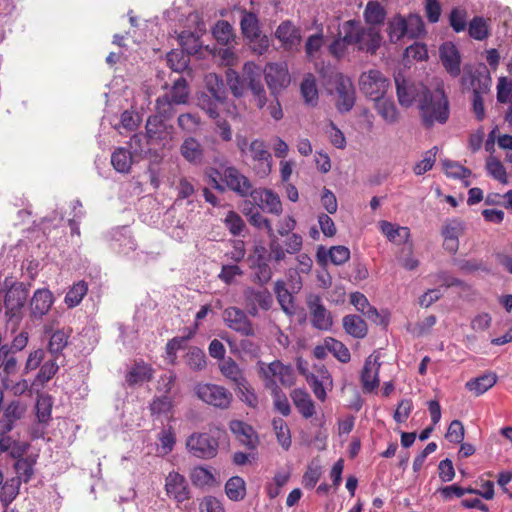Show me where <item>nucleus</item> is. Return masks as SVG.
Returning <instances> with one entry per match:
<instances>
[{
    "mask_svg": "<svg viewBox=\"0 0 512 512\" xmlns=\"http://www.w3.org/2000/svg\"><path fill=\"white\" fill-rule=\"evenodd\" d=\"M395 84L400 105L409 107L415 100H418L423 123L426 127L432 126L435 122H446L448 119V100L443 83L441 85L437 84L433 90H430L421 83H410L398 74L395 76Z\"/></svg>",
    "mask_w": 512,
    "mask_h": 512,
    "instance_id": "nucleus-1",
    "label": "nucleus"
},
{
    "mask_svg": "<svg viewBox=\"0 0 512 512\" xmlns=\"http://www.w3.org/2000/svg\"><path fill=\"white\" fill-rule=\"evenodd\" d=\"M345 22L349 26L346 40L359 51L375 54L383 40L380 30L376 27H364L360 21L354 19Z\"/></svg>",
    "mask_w": 512,
    "mask_h": 512,
    "instance_id": "nucleus-2",
    "label": "nucleus"
},
{
    "mask_svg": "<svg viewBox=\"0 0 512 512\" xmlns=\"http://www.w3.org/2000/svg\"><path fill=\"white\" fill-rule=\"evenodd\" d=\"M195 393L204 403L221 410L228 409L233 400V394L226 387L213 383L197 384Z\"/></svg>",
    "mask_w": 512,
    "mask_h": 512,
    "instance_id": "nucleus-3",
    "label": "nucleus"
},
{
    "mask_svg": "<svg viewBox=\"0 0 512 512\" xmlns=\"http://www.w3.org/2000/svg\"><path fill=\"white\" fill-rule=\"evenodd\" d=\"M260 374L266 382V387L274 388L279 381L283 386L294 384V372L291 365H285L279 360L270 364L260 363Z\"/></svg>",
    "mask_w": 512,
    "mask_h": 512,
    "instance_id": "nucleus-4",
    "label": "nucleus"
},
{
    "mask_svg": "<svg viewBox=\"0 0 512 512\" xmlns=\"http://www.w3.org/2000/svg\"><path fill=\"white\" fill-rule=\"evenodd\" d=\"M247 154L252 161V169L258 177L265 178L271 173L272 155L263 140H252L248 145Z\"/></svg>",
    "mask_w": 512,
    "mask_h": 512,
    "instance_id": "nucleus-5",
    "label": "nucleus"
},
{
    "mask_svg": "<svg viewBox=\"0 0 512 512\" xmlns=\"http://www.w3.org/2000/svg\"><path fill=\"white\" fill-rule=\"evenodd\" d=\"M218 440L208 433L194 432L186 440L188 452L199 459H212L218 453Z\"/></svg>",
    "mask_w": 512,
    "mask_h": 512,
    "instance_id": "nucleus-6",
    "label": "nucleus"
},
{
    "mask_svg": "<svg viewBox=\"0 0 512 512\" xmlns=\"http://www.w3.org/2000/svg\"><path fill=\"white\" fill-rule=\"evenodd\" d=\"M359 86L366 96L376 101L384 97L390 82L379 70H369L361 74Z\"/></svg>",
    "mask_w": 512,
    "mask_h": 512,
    "instance_id": "nucleus-7",
    "label": "nucleus"
},
{
    "mask_svg": "<svg viewBox=\"0 0 512 512\" xmlns=\"http://www.w3.org/2000/svg\"><path fill=\"white\" fill-rule=\"evenodd\" d=\"M300 373L305 376L307 383L311 387L315 397L320 401L326 399V387L332 386V378L324 365L314 366V372H308L299 365Z\"/></svg>",
    "mask_w": 512,
    "mask_h": 512,
    "instance_id": "nucleus-8",
    "label": "nucleus"
},
{
    "mask_svg": "<svg viewBox=\"0 0 512 512\" xmlns=\"http://www.w3.org/2000/svg\"><path fill=\"white\" fill-rule=\"evenodd\" d=\"M217 176H220L225 182L226 186L236 194L246 197L251 193L253 188L250 180L240 172L235 166H226L222 172L213 169Z\"/></svg>",
    "mask_w": 512,
    "mask_h": 512,
    "instance_id": "nucleus-9",
    "label": "nucleus"
},
{
    "mask_svg": "<svg viewBox=\"0 0 512 512\" xmlns=\"http://www.w3.org/2000/svg\"><path fill=\"white\" fill-rule=\"evenodd\" d=\"M248 222L250 225L258 228V229H265L268 237H269V249L271 252V257L275 262H280L285 259V253L282 247V244L280 243L279 239L277 238L271 222L269 219L264 217L261 212L254 211L253 214L250 215L248 218Z\"/></svg>",
    "mask_w": 512,
    "mask_h": 512,
    "instance_id": "nucleus-10",
    "label": "nucleus"
},
{
    "mask_svg": "<svg viewBox=\"0 0 512 512\" xmlns=\"http://www.w3.org/2000/svg\"><path fill=\"white\" fill-rule=\"evenodd\" d=\"M336 108L339 112H349L355 104V88L351 79L343 74L334 76Z\"/></svg>",
    "mask_w": 512,
    "mask_h": 512,
    "instance_id": "nucleus-11",
    "label": "nucleus"
},
{
    "mask_svg": "<svg viewBox=\"0 0 512 512\" xmlns=\"http://www.w3.org/2000/svg\"><path fill=\"white\" fill-rule=\"evenodd\" d=\"M223 320L225 325L245 337L255 335L253 323L246 313L238 307H228L223 311Z\"/></svg>",
    "mask_w": 512,
    "mask_h": 512,
    "instance_id": "nucleus-12",
    "label": "nucleus"
},
{
    "mask_svg": "<svg viewBox=\"0 0 512 512\" xmlns=\"http://www.w3.org/2000/svg\"><path fill=\"white\" fill-rule=\"evenodd\" d=\"M27 412V404L20 399L9 401L3 408L0 417V436L11 432L16 423L24 418Z\"/></svg>",
    "mask_w": 512,
    "mask_h": 512,
    "instance_id": "nucleus-13",
    "label": "nucleus"
},
{
    "mask_svg": "<svg viewBox=\"0 0 512 512\" xmlns=\"http://www.w3.org/2000/svg\"><path fill=\"white\" fill-rule=\"evenodd\" d=\"M264 76L272 95H277L290 83V75L285 63H268L264 68Z\"/></svg>",
    "mask_w": 512,
    "mask_h": 512,
    "instance_id": "nucleus-14",
    "label": "nucleus"
},
{
    "mask_svg": "<svg viewBox=\"0 0 512 512\" xmlns=\"http://www.w3.org/2000/svg\"><path fill=\"white\" fill-rule=\"evenodd\" d=\"M254 203L258 206L262 211H266L268 213L274 215H280L282 213V203L281 200L275 192L271 189L266 188H258L251 190L249 195Z\"/></svg>",
    "mask_w": 512,
    "mask_h": 512,
    "instance_id": "nucleus-15",
    "label": "nucleus"
},
{
    "mask_svg": "<svg viewBox=\"0 0 512 512\" xmlns=\"http://www.w3.org/2000/svg\"><path fill=\"white\" fill-rule=\"evenodd\" d=\"M29 295V289L23 282H13L7 289L4 297V305L15 316L25 306Z\"/></svg>",
    "mask_w": 512,
    "mask_h": 512,
    "instance_id": "nucleus-16",
    "label": "nucleus"
},
{
    "mask_svg": "<svg viewBox=\"0 0 512 512\" xmlns=\"http://www.w3.org/2000/svg\"><path fill=\"white\" fill-rule=\"evenodd\" d=\"M312 325L319 330H329L332 326L330 312L322 304L318 295H311L307 300Z\"/></svg>",
    "mask_w": 512,
    "mask_h": 512,
    "instance_id": "nucleus-17",
    "label": "nucleus"
},
{
    "mask_svg": "<svg viewBox=\"0 0 512 512\" xmlns=\"http://www.w3.org/2000/svg\"><path fill=\"white\" fill-rule=\"evenodd\" d=\"M165 491L168 497L178 503L190 499V490L187 480L178 472L172 471L165 478Z\"/></svg>",
    "mask_w": 512,
    "mask_h": 512,
    "instance_id": "nucleus-18",
    "label": "nucleus"
},
{
    "mask_svg": "<svg viewBox=\"0 0 512 512\" xmlns=\"http://www.w3.org/2000/svg\"><path fill=\"white\" fill-rule=\"evenodd\" d=\"M54 300L53 293L49 289H37L30 301V317L33 320L42 319L50 311Z\"/></svg>",
    "mask_w": 512,
    "mask_h": 512,
    "instance_id": "nucleus-19",
    "label": "nucleus"
},
{
    "mask_svg": "<svg viewBox=\"0 0 512 512\" xmlns=\"http://www.w3.org/2000/svg\"><path fill=\"white\" fill-rule=\"evenodd\" d=\"M257 66L253 62H247L244 64L243 72L248 80V86L254 96L256 106L259 109H263L266 106L267 98L264 90V86L260 80L259 75L255 72Z\"/></svg>",
    "mask_w": 512,
    "mask_h": 512,
    "instance_id": "nucleus-20",
    "label": "nucleus"
},
{
    "mask_svg": "<svg viewBox=\"0 0 512 512\" xmlns=\"http://www.w3.org/2000/svg\"><path fill=\"white\" fill-rule=\"evenodd\" d=\"M381 363L378 357L369 356L364 363L361 372L362 389L366 393L373 392L379 386V370Z\"/></svg>",
    "mask_w": 512,
    "mask_h": 512,
    "instance_id": "nucleus-21",
    "label": "nucleus"
},
{
    "mask_svg": "<svg viewBox=\"0 0 512 512\" xmlns=\"http://www.w3.org/2000/svg\"><path fill=\"white\" fill-rule=\"evenodd\" d=\"M19 369L16 354L8 348V343H3L2 333L0 332V378L14 376Z\"/></svg>",
    "mask_w": 512,
    "mask_h": 512,
    "instance_id": "nucleus-22",
    "label": "nucleus"
},
{
    "mask_svg": "<svg viewBox=\"0 0 512 512\" xmlns=\"http://www.w3.org/2000/svg\"><path fill=\"white\" fill-rule=\"evenodd\" d=\"M181 156L192 165H200L204 159V148L194 137H187L179 148Z\"/></svg>",
    "mask_w": 512,
    "mask_h": 512,
    "instance_id": "nucleus-23",
    "label": "nucleus"
},
{
    "mask_svg": "<svg viewBox=\"0 0 512 512\" xmlns=\"http://www.w3.org/2000/svg\"><path fill=\"white\" fill-rule=\"evenodd\" d=\"M38 455L29 454L25 458L18 459L13 464V469L16 476L15 479L20 480L22 483H28L31 481L35 474V466L37 464Z\"/></svg>",
    "mask_w": 512,
    "mask_h": 512,
    "instance_id": "nucleus-24",
    "label": "nucleus"
},
{
    "mask_svg": "<svg viewBox=\"0 0 512 512\" xmlns=\"http://www.w3.org/2000/svg\"><path fill=\"white\" fill-rule=\"evenodd\" d=\"M154 369L144 361H136L127 372L125 380L129 386L149 382L153 378Z\"/></svg>",
    "mask_w": 512,
    "mask_h": 512,
    "instance_id": "nucleus-25",
    "label": "nucleus"
},
{
    "mask_svg": "<svg viewBox=\"0 0 512 512\" xmlns=\"http://www.w3.org/2000/svg\"><path fill=\"white\" fill-rule=\"evenodd\" d=\"M245 303H253L260 309L268 311L273 305V298L268 289H256L254 287H246L243 291Z\"/></svg>",
    "mask_w": 512,
    "mask_h": 512,
    "instance_id": "nucleus-26",
    "label": "nucleus"
},
{
    "mask_svg": "<svg viewBox=\"0 0 512 512\" xmlns=\"http://www.w3.org/2000/svg\"><path fill=\"white\" fill-rule=\"evenodd\" d=\"M229 429L241 444L248 448H255L256 436L249 424L240 420H232L229 423Z\"/></svg>",
    "mask_w": 512,
    "mask_h": 512,
    "instance_id": "nucleus-27",
    "label": "nucleus"
},
{
    "mask_svg": "<svg viewBox=\"0 0 512 512\" xmlns=\"http://www.w3.org/2000/svg\"><path fill=\"white\" fill-rule=\"evenodd\" d=\"M379 227L387 239L395 244H406L410 238L408 227L397 226L385 220L379 222Z\"/></svg>",
    "mask_w": 512,
    "mask_h": 512,
    "instance_id": "nucleus-28",
    "label": "nucleus"
},
{
    "mask_svg": "<svg viewBox=\"0 0 512 512\" xmlns=\"http://www.w3.org/2000/svg\"><path fill=\"white\" fill-rule=\"evenodd\" d=\"M290 397L297 408L298 412L305 418L309 419L315 414V405L310 395L302 389H294L290 393Z\"/></svg>",
    "mask_w": 512,
    "mask_h": 512,
    "instance_id": "nucleus-29",
    "label": "nucleus"
},
{
    "mask_svg": "<svg viewBox=\"0 0 512 512\" xmlns=\"http://www.w3.org/2000/svg\"><path fill=\"white\" fill-rule=\"evenodd\" d=\"M497 382V376L493 372H488L473 378L466 382V389L474 396L478 397L492 388Z\"/></svg>",
    "mask_w": 512,
    "mask_h": 512,
    "instance_id": "nucleus-30",
    "label": "nucleus"
},
{
    "mask_svg": "<svg viewBox=\"0 0 512 512\" xmlns=\"http://www.w3.org/2000/svg\"><path fill=\"white\" fill-rule=\"evenodd\" d=\"M387 12L378 1H369L363 12V17L368 27H380L384 24Z\"/></svg>",
    "mask_w": 512,
    "mask_h": 512,
    "instance_id": "nucleus-31",
    "label": "nucleus"
},
{
    "mask_svg": "<svg viewBox=\"0 0 512 512\" xmlns=\"http://www.w3.org/2000/svg\"><path fill=\"white\" fill-rule=\"evenodd\" d=\"M218 367L223 377H225L235 386L241 384L242 382H244V380H246L243 370L240 368L237 362L231 357L223 359L219 363Z\"/></svg>",
    "mask_w": 512,
    "mask_h": 512,
    "instance_id": "nucleus-32",
    "label": "nucleus"
},
{
    "mask_svg": "<svg viewBox=\"0 0 512 512\" xmlns=\"http://www.w3.org/2000/svg\"><path fill=\"white\" fill-rule=\"evenodd\" d=\"M251 268L254 270L252 281L260 286H265L272 278V269L265 256L259 254L252 260Z\"/></svg>",
    "mask_w": 512,
    "mask_h": 512,
    "instance_id": "nucleus-33",
    "label": "nucleus"
},
{
    "mask_svg": "<svg viewBox=\"0 0 512 512\" xmlns=\"http://www.w3.org/2000/svg\"><path fill=\"white\" fill-rule=\"evenodd\" d=\"M276 37L287 47L299 45L301 36L299 30L290 22H282L276 29Z\"/></svg>",
    "mask_w": 512,
    "mask_h": 512,
    "instance_id": "nucleus-34",
    "label": "nucleus"
},
{
    "mask_svg": "<svg viewBox=\"0 0 512 512\" xmlns=\"http://www.w3.org/2000/svg\"><path fill=\"white\" fill-rule=\"evenodd\" d=\"M274 292L276 294L277 301L281 306V309L286 314L292 315L295 310L294 298L286 288L285 282L282 280H277L274 285Z\"/></svg>",
    "mask_w": 512,
    "mask_h": 512,
    "instance_id": "nucleus-35",
    "label": "nucleus"
},
{
    "mask_svg": "<svg viewBox=\"0 0 512 512\" xmlns=\"http://www.w3.org/2000/svg\"><path fill=\"white\" fill-rule=\"evenodd\" d=\"M343 327L349 335L362 339L367 335L366 322L358 315H347L343 318Z\"/></svg>",
    "mask_w": 512,
    "mask_h": 512,
    "instance_id": "nucleus-36",
    "label": "nucleus"
},
{
    "mask_svg": "<svg viewBox=\"0 0 512 512\" xmlns=\"http://www.w3.org/2000/svg\"><path fill=\"white\" fill-rule=\"evenodd\" d=\"M387 34L391 43H398L404 37H407V27L405 17L395 15L387 23Z\"/></svg>",
    "mask_w": 512,
    "mask_h": 512,
    "instance_id": "nucleus-37",
    "label": "nucleus"
},
{
    "mask_svg": "<svg viewBox=\"0 0 512 512\" xmlns=\"http://www.w3.org/2000/svg\"><path fill=\"white\" fill-rule=\"evenodd\" d=\"M111 164L119 173H129L132 165L131 152L123 147L117 148L111 155Z\"/></svg>",
    "mask_w": 512,
    "mask_h": 512,
    "instance_id": "nucleus-38",
    "label": "nucleus"
},
{
    "mask_svg": "<svg viewBox=\"0 0 512 512\" xmlns=\"http://www.w3.org/2000/svg\"><path fill=\"white\" fill-rule=\"evenodd\" d=\"M70 332L71 330L65 331L64 329H60L51 334L48 343V351L54 356V358H58L64 348L68 345Z\"/></svg>",
    "mask_w": 512,
    "mask_h": 512,
    "instance_id": "nucleus-39",
    "label": "nucleus"
},
{
    "mask_svg": "<svg viewBox=\"0 0 512 512\" xmlns=\"http://www.w3.org/2000/svg\"><path fill=\"white\" fill-rule=\"evenodd\" d=\"M225 493L232 501H241L246 496V483L240 476H233L225 484Z\"/></svg>",
    "mask_w": 512,
    "mask_h": 512,
    "instance_id": "nucleus-40",
    "label": "nucleus"
},
{
    "mask_svg": "<svg viewBox=\"0 0 512 512\" xmlns=\"http://www.w3.org/2000/svg\"><path fill=\"white\" fill-rule=\"evenodd\" d=\"M56 359L57 358L47 360L41 365L33 380V386H37L38 388L43 387L55 376L59 369Z\"/></svg>",
    "mask_w": 512,
    "mask_h": 512,
    "instance_id": "nucleus-41",
    "label": "nucleus"
},
{
    "mask_svg": "<svg viewBox=\"0 0 512 512\" xmlns=\"http://www.w3.org/2000/svg\"><path fill=\"white\" fill-rule=\"evenodd\" d=\"M469 36L477 41H483L490 35L488 20L481 16H475L468 25Z\"/></svg>",
    "mask_w": 512,
    "mask_h": 512,
    "instance_id": "nucleus-42",
    "label": "nucleus"
},
{
    "mask_svg": "<svg viewBox=\"0 0 512 512\" xmlns=\"http://www.w3.org/2000/svg\"><path fill=\"white\" fill-rule=\"evenodd\" d=\"M166 120L154 114L146 121V136L149 140H161L166 131Z\"/></svg>",
    "mask_w": 512,
    "mask_h": 512,
    "instance_id": "nucleus-43",
    "label": "nucleus"
},
{
    "mask_svg": "<svg viewBox=\"0 0 512 512\" xmlns=\"http://www.w3.org/2000/svg\"><path fill=\"white\" fill-rule=\"evenodd\" d=\"M272 426L279 445L287 451L291 447L292 443L289 426L286 421L280 417L273 419Z\"/></svg>",
    "mask_w": 512,
    "mask_h": 512,
    "instance_id": "nucleus-44",
    "label": "nucleus"
},
{
    "mask_svg": "<svg viewBox=\"0 0 512 512\" xmlns=\"http://www.w3.org/2000/svg\"><path fill=\"white\" fill-rule=\"evenodd\" d=\"M88 292V285L84 280L75 283L66 293L64 302L69 308L78 306Z\"/></svg>",
    "mask_w": 512,
    "mask_h": 512,
    "instance_id": "nucleus-45",
    "label": "nucleus"
},
{
    "mask_svg": "<svg viewBox=\"0 0 512 512\" xmlns=\"http://www.w3.org/2000/svg\"><path fill=\"white\" fill-rule=\"evenodd\" d=\"M224 101L218 100L206 92H201L197 95V105L213 119L219 116L218 105L223 104Z\"/></svg>",
    "mask_w": 512,
    "mask_h": 512,
    "instance_id": "nucleus-46",
    "label": "nucleus"
},
{
    "mask_svg": "<svg viewBox=\"0 0 512 512\" xmlns=\"http://www.w3.org/2000/svg\"><path fill=\"white\" fill-rule=\"evenodd\" d=\"M376 110L378 114L387 122L395 123L398 121V111L394 102L384 97L375 101Z\"/></svg>",
    "mask_w": 512,
    "mask_h": 512,
    "instance_id": "nucleus-47",
    "label": "nucleus"
},
{
    "mask_svg": "<svg viewBox=\"0 0 512 512\" xmlns=\"http://www.w3.org/2000/svg\"><path fill=\"white\" fill-rule=\"evenodd\" d=\"M21 484L22 482L14 477L2 483L0 501L4 506H8L17 497Z\"/></svg>",
    "mask_w": 512,
    "mask_h": 512,
    "instance_id": "nucleus-48",
    "label": "nucleus"
},
{
    "mask_svg": "<svg viewBox=\"0 0 512 512\" xmlns=\"http://www.w3.org/2000/svg\"><path fill=\"white\" fill-rule=\"evenodd\" d=\"M348 27L349 26L346 25V22H343L339 28L338 37L329 46L330 53L337 58L344 56L347 47L352 46V43L346 40V31H348Z\"/></svg>",
    "mask_w": 512,
    "mask_h": 512,
    "instance_id": "nucleus-49",
    "label": "nucleus"
},
{
    "mask_svg": "<svg viewBox=\"0 0 512 512\" xmlns=\"http://www.w3.org/2000/svg\"><path fill=\"white\" fill-rule=\"evenodd\" d=\"M11 376H7L1 380L3 386L6 389H9L15 396H21L25 394L26 392H29L30 394L33 393V391H38L37 386H33V382L29 383L26 379H20L17 382H13L10 379Z\"/></svg>",
    "mask_w": 512,
    "mask_h": 512,
    "instance_id": "nucleus-50",
    "label": "nucleus"
},
{
    "mask_svg": "<svg viewBox=\"0 0 512 512\" xmlns=\"http://www.w3.org/2000/svg\"><path fill=\"white\" fill-rule=\"evenodd\" d=\"M207 91L206 93L213 95L218 100L226 99V88L222 79L215 73H210L205 77Z\"/></svg>",
    "mask_w": 512,
    "mask_h": 512,
    "instance_id": "nucleus-51",
    "label": "nucleus"
},
{
    "mask_svg": "<svg viewBox=\"0 0 512 512\" xmlns=\"http://www.w3.org/2000/svg\"><path fill=\"white\" fill-rule=\"evenodd\" d=\"M405 24L407 27V38L409 39L419 38L426 33L424 21L418 14H410L405 18Z\"/></svg>",
    "mask_w": 512,
    "mask_h": 512,
    "instance_id": "nucleus-52",
    "label": "nucleus"
},
{
    "mask_svg": "<svg viewBox=\"0 0 512 512\" xmlns=\"http://www.w3.org/2000/svg\"><path fill=\"white\" fill-rule=\"evenodd\" d=\"M326 348L337 360L342 363L350 361L351 355L349 349L340 341L332 337H326Z\"/></svg>",
    "mask_w": 512,
    "mask_h": 512,
    "instance_id": "nucleus-53",
    "label": "nucleus"
},
{
    "mask_svg": "<svg viewBox=\"0 0 512 512\" xmlns=\"http://www.w3.org/2000/svg\"><path fill=\"white\" fill-rule=\"evenodd\" d=\"M301 95L305 102L310 105H315L318 101V90L315 79L312 75L304 78L300 86Z\"/></svg>",
    "mask_w": 512,
    "mask_h": 512,
    "instance_id": "nucleus-54",
    "label": "nucleus"
},
{
    "mask_svg": "<svg viewBox=\"0 0 512 512\" xmlns=\"http://www.w3.org/2000/svg\"><path fill=\"white\" fill-rule=\"evenodd\" d=\"M36 417L41 424H48L51 419L52 400L50 396H39L36 402Z\"/></svg>",
    "mask_w": 512,
    "mask_h": 512,
    "instance_id": "nucleus-55",
    "label": "nucleus"
},
{
    "mask_svg": "<svg viewBox=\"0 0 512 512\" xmlns=\"http://www.w3.org/2000/svg\"><path fill=\"white\" fill-rule=\"evenodd\" d=\"M168 95L175 104H185L189 95L186 79L184 77L176 79Z\"/></svg>",
    "mask_w": 512,
    "mask_h": 512,
    "instance_id": "nucleus-56",
    "label": "nucleus"
},
{
    "mask_svg": "<svg viewBox=\"0 0 512 512\" xmlns=\"http://www.w3.org/2000/svg\"><path fill=\"white\" fill-rule=\"evenodd\" d=\"M226 80H227V85L229 86L232 94L235 97L243 96V94L245 92V81L247 80L245 75H244V78H242L238 74V72L229 68L226 71Z\"/></svg>",
    "mask_w": 512,
    "mask_h": 512,
    "instance_id": "nucleus-57",
    "label": "nucleus"
},
{
    "mask_svg": "<svg viewBox=\"0 0 512 512\" xmlns=\"http://www.w3.org/2000/svg\"><path fill=\"white\" fill-rule=\"evenodd\" d=\"M186 364L194 371L203 370L206 367V355L198 347H191L185 356Z\"/></svg>",
    "mask_w": 512,
    "mask_h": 512,
    "instance_id": "nucleus-58",
    "label": "nucleus"
},
{
    "mask_svg": "<svg viewBox=\"0 0 512 512\" xmlns=\"http://www.w3.org/2000/svg\"><path fill=\"white\" fill-rule=\"evenodd\" d=\"M174 105L176 104L170 99L168 94L158 97L155 103L156 115L166 121L171 119L176 113Z\"/></svg>",
    "mask_w": 512,
    "mask_h": 512,
    "instance_id": "nucleus-59",
    "label": "nucleus"
},
{
    "mask_svg": "<svg viewBox=\"0 0 512 512\" xmlns=\"http://www.w3.org/2000/svg\"><path fill=\"white\" fill-rule=\"evenodd\" d=\"M178 126L186 133H195L199 130L201 119L197 114L183 113L178 116Z\"/></svg>",
    "mask_w": 512,
    "mask_h": 512,
    "instance_id": "nucleus-60",
    "label": "nucleus"
},
{
    "mask_svg": "<svg viewBox=\"0 0 512 512\" xmlns=\"http://www.w3.org/2000/svg\"><path fill=\"white\" fill-rule=\"evenodd\" d=\"M213 36L214 38L223 45H227L233 39V28L232 26L224 20L218 21L213 28Z\"/></svg>",
    "mask_w": 512,
    "mask_h": 512,
    "instance_id": "nucleus-61",
    "label": "nucleus"
},
{
    "mask_svg": "<svg viewBox=\"0 0 512 512\" xmlns=\"http://www.w3.org/2000/svg\"><path fill=\"white\" fill-rule=\"evenodd\" d=\"M167 64L175 72H182L188 66L189 57L182 50H172L167 54Z\"/></svg>",
    "mask_w": 512,
    "mask_h": 512,
    "instance_id": "nucleus-62",
    "label": "nucleus"
},
{
    "mask_svg": "<svg viewBox=\"0 0 512 512\" xmlns=\"http://www.w3.org/2000/svg\"><path fill=\"white\" fill-rule=\"evenodd\" d=\"M191 480L195 486H212L215 483V477L211 471L204 467H195L191 473Z\"/></svg>",
    "mask_w": 512,
    "mask_h": 512,
    "instance_id": "nucleus-63",
    "label": "nucleus"
},
{
    "mask_svg": "<svg viewBox=\"0 0 512 512\" xmlns=\"http://www.w3.org/2000/svg\"><path fill=\"white\" fill-rule=\"evenodd\" d=\"M245 37L253 39L259 35L258 20L252 13H245L240 22Z\"/></svg>",
    "mask_w": 512,
    "mask_h": 512,
    "instance_id": "nucleus-64",
    "label": "nucleus"
}]
</instances>
